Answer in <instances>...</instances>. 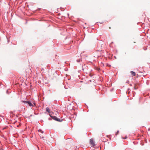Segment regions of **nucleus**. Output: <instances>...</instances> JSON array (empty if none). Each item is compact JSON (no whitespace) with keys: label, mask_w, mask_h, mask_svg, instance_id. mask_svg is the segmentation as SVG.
<instances>
[{"label":"nucleus","mask_w":150,"mask_h":150,"mask_svg":"<svg viewBox=\"0 0 150 150\" xmlns=\"http://www.w3.org/2000/svg\"><path fill=\"white\" fill-rule=\"evenodd\" d=\"M46 111L48 112L50 114V116L54 120L57 121H60V120L57 118L56 117L54 116H53V113L51 111L50 108L48 107H47L46 109Z\"/></svg>","instance_id":"f257e3e1"},{"label":"nucleus","mask_w":150,"mask_h":150,"mask_svg":"<svg viewBox=\"0 0 150 150\" xmlns=\"http://www.w3.org/2000/svg\"><path fill=\"white\" fill-rule=\"evenodd\" d=\"M23 102L24 103H28L29 106L30 107H34L36 106L35 103V102H33V104L31 103L30 101H23Z\"/></svg>","instance_id":"f03ea898"},{"label":"nucleus","mask_w":150,"mask_h":150,"mask_svg":"<svg viewBox=\"0 0 150 150\" xmlns=\"http://www.w3.org/2000/svg\"><path fill=\"white\" fill-rule=\"evenodd\" d=\"M90 143L92 147H95L96 146L95 143L93 139H91L90 140Z\"/></svg>","instance_id":"7ed1b4c3"},{"label":"nucleus","mask_w":150,"mask_h":150,"mask_svg":"<svg viewBox=\"0 0 150 150\" xmlns=\"http://www.w3.org/2000/svg\"><path fill=\"white\" fill-rule=\"evenodd\" d=\"M94 69L95 70H97L98 71H99L100 69L99 66H95Z\"/></svg>","instance_id":"20e7f679"},{"label":"nucleus","mask_w":150,"mask_h":150,"mask_svg":"<svg viewBox=\"0 0 150 150\" xmlns=\"http://www.w3.org/2000/svg\"><path fill=\"white\" fill-rule=\"evenodd\" d=\"M130 73L133 76H135L136 75V73L134 72L131 71Z\"/></svg>","instance_id":"39448f33"},{"label":"nucleus","mask_w":150,"mask_h":150,"mask_svg":"<svg viewBox=\"0 0 150 150\" xmlns=\"http://www.w3.org/2000/svg\"><path fill=\"white\" fill-rule=\"evenodd\" d=\"M104 138L103 137H101V140L103 142H106V140L104 139Z\"/></svg>","instance_id":"423d86ee"},{"label":"nucleus","mask_w":150,"mask_h":150,"mask_svg":"<svg viewBox=\"0 0 150 150\" xmlns=\"http://www.w3.org/2000/svg\"><path fill=\"white\" fill-rule=\"evenodd\" d=\"M122 138L123 139H127V137L126 136H125V137H122Z\"/></svg>","instance_id":"0eeeda50"},{"label":"nucleus","mask_w":150,"mask_h":150,"mask_svg":"<svg viewBox=\"0 0 150 150\" xmlns=\"http://www.w3.org/2000/svg\"><path fill=\"white\" fill-rule=\"evenodd\" d=\"M119 133V132L118 131L116 133V134H115V135H117V134H118Z\"/></svg>","instance_id":"6e6552de"},{"label":"nucleus","mask_w":150,"mask_h":150,"mask_svg":"<svg viewBox=\"0 0 150 150\" xmlns=\"http://www.w3.org/2000/svg\"><path fill=\"white\" fill-rule=\"evenodd\" d=\"M143 136V135H139V134L138 135V136H140V137H141L142 136Z\"/></svg>","instance_id":"1a4fd4ad"},{"label":"nucleus","mask_w":150,"mask_h":150,"mask_svg":"<svg viewBox=\"0 0 150 150\" xmlns=\"http://www.w3.org/2000/svg\"><path fill=\"white\" fill-rule=\"evenodd\" d=\"M134 89H136V87H135V86L134 87Z\"/></svg>","instance_id":"9d476101"},{"label":"nucleus","mask_w":150,"mask_h":150,"mask_svg":"<svg viewBox=\"0 0 150 150\" xmlns=\"http://www.w3.org/2000/svg\"><path fill=\"white\" fill-rule=\"evenodd\" d=\"M109 28V29H111V27H110Z\"/></svg>","instance_id":"9b49d317"},{"label":"nucleus","mask_w":150,"mask_h":150,"mask_svg":"<svg viewBox=\"0 0 150 150\" xmlns=\"http://www.w3.org/2000/svg\"><path fill=\"white\" fill-rule=\"evenodd\" d=\"M18 126H18V125H17V127H18Z\"/></svg>","instance_id":"f8f14e48"},{"label":"nucleus","mask_w":150,"mask_h":150,"mask_svg":"<svg viewBox=\"0 0 150 150\" xmlns=\"http://www.w3.org/2000/svg\"><path fill=\"white\" fill-rule=\"evenodd\" d=\"M107 66H110V65H108Z\"/></svg>","instance_id":"ddd939ff"}]
</instances>
